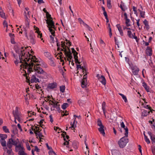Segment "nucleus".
I'll return each instance as SVG.
<instances>
[{
	"label": "nucleus",
	"mask_w": 155,
	"mask_h": 155,
	"mask_svg": "<svg viewBox=\"0 0 155 155\" xmlns=\"http://www.w3.org/2000/svg\"><path fill=\"white\" fill-rule=\"evenodd\" d=\"M65 87L64 86H61L60 87V90L62 93H63L65 91Z\"/></svg>",
	"instance_id": "nucleus-41"
},
{
	"label": "nucleus",
	"mask_w": 155,
	"mask_h": 155,
	"mask_svg": "<svg viewBox=\"0 0 155 155\" xmlns=\"http://www.w3.org/2000/svg\"><path fill=\"white\" fill-rule=\"evenodd\" d=\"M3 25L4 27H8V25L7 24V22L5 20L4 21L3 23Z\"/></svg>",
	"instance_id": "nucleus-56"
},
{
	"label": "nucleus",
	"mask_w": 155,
	"mask_h": 155,
	"mask_svg": "<svg viewBox=\"0 0 155 155\" xmlns=\"http://www.w3.org/2000/svg\"><path fill=\"white\" fill-rule=\"evenodd\" d=\"M125 136L121 138L118 141V144L120 148H123L124 147L127 143L128 142V140L127 137Z\"/></svg>",
	"instance_id": "nucleus-4"
},
{
	"label": "nucleus",
	"mask_w": 155,
	"mask_h": 155,
	"mask_svg": "<svg viewBox=\"0 0 155 155\" xmlns=\"http://www.w3.org/2000/svg\"><path fill=\"white\" fill-rule=\"evenodd\" d=\"M131 21L129 19L125 20V24L127 27H129L131 25Z\"/></svg>",
	"instance_id": "nucleus-32"
},
{
	"label": "nucleus",
	"mask_w": 155,
	"mask_h": 155,
	"mask_svg": "<svg viewBox=\"0 0 155 155\" xmlns=\"http://www.w3.org/2000/svg\"><path fill=\"white\" fill-rule=\"evenodd\" d=\"M16 52L19 54V60H17L18 56L12 53L14 58L16 60L14 61L15 64L19 63H22L20 65L21 69L23 68L26 73V78L27 80L30 81V73L33 71L35 74H40L37 77L42 78H47V73L44 71L40 67V62H38V59L35 56H33L27 51V47L21 46L20 43L16 44L14 46Z\"/></svg>",
	"instance_id": "nucleus-1"
},
{
	"label": "nucleus",
	"mask_w": 155,
	"mask_h": 155,
	"mask_svg": "<svg viewBox=\"0 0 155 155\" xmlns=\"http://www.w3.org/2000/svg\"><path fill=\"white\" fill-rule=\"evenodd\" d=\"M49 32L51 33V34L53 35V36H55V30H56V29H54L53 28L49 27L48 28Z\"/></svg>",
	"instance_id": "nucleus-27"
},
{
	"label": "nucleus",
	"mask_w": 155,
	"mask_h": 155,
	"mask_svg": "<svg viewBox=\"0 0 155 155\" xmlns=\"http://www.w3.org/2000/svg\"><path fill=\"white\" fill-rule=\"evenodd\" d=\"M107 6L109 8H110L111 7V5L110 1H107Z\"/></svg>",
	"instance_id": "nucleus-55"
},
{
	"label": "nucleus",
	"mask_w": 155,
	"mask_h": 155,
	"mask_svg": "<svg viewBox=\"0 0 155 155\" xmlns=\"http://www.w3.org/2000/svg\"><path fill=\"white\" fill-rule=\"evenodd\" d=\"M136 21H137V26H138L139 30H140V23H139V22H140V19H138L137 20H136Z\"/></svg>",
	"instance_id": "nucleus-51"
},
{
	"label": "nucleus",
	"mask_w": 155,
	"mask_h": 155,
	"mask_svg": "<svg viewBox=\"0 0 155 155\" xmlns=\"http://www.w3.org/2000/svg\"><path fill=\"white\" fill-rule=\"evenodd\" d=\"M143 23L146 29L148 30L150 29V26L149 25L148 21L146 19H145L143 21Z\"/></svg>",
	"instance_id": "nucleus-22"
},
{
	"label": "nucleus",
	"mask_w": 155,
	"mask_h": 155,
	"mask_svg": "<svg viewBox=\"0 0 155 155\" xmlns=\"http://www.w3.org/2000/svg\"><path fill=\"white\" fill-rule=\"evenodd\" d=\"M68 106V104L67 103H64L62 106L61 107L64 110Z\"/></svg>",
	"instance_id": "nucleus-38"
},
{
	"label": "nucleus",
	"mask_w": 155,
	"mask_h": 155,
	"mask_svg": "<svg viewBox=\"0 0 155 155\" xmlns=\"http://www.w3.org/2000/svg\"><path fill=\"white\" fill-rule=\"evenodd\" d=\"M7 152L8 153V154L9 155H13V153L11 148H9V149L7 150Z\"/></svg>",
	"instance_id": "nucleus-39"
},
{
	"label": "nucleus",
	"mask_w": 155,
	"mask_h": 155,
	"mask_svg": "<svg viewBox=\"0 0 155 155\" xmlns=\"http://www.w3.org/2000/svg\"><path fill=\"white\" fill-rule=\"evenodd\" d=\"M37 135H38L39 137L40 138V139L41 138V137H43V135H42V134L40 132H39L38 133V134Z\"/></svg>",
	"instance_id": "nucleus-62"
},
{
	"label": "nucleus",
	"mask_w": 155,
	"mask_h": 155,
	"mask_svg": "<svg viewBox=\"0 0 155 155\" xmlns=\"http://www.w3.org/2000/svg\"><path fill=\"white\" fill-rule=\"evenodd\" d=\"M18 142H19V140L18 139L16 141L14 140L12 138L9 139L7 142V146L8 148H11L13 145H15L18 144Z\"/></svg>",
	"instance_id": "nucleus-5"
},
{
	"label": "nucleus",
	"mask_w": 155,
	"mask_h": 155,
	"mask_svg": "<svg viewBox=\"0 0 155 155\" xmlns=\"http://www.w3.org/2000/svg\"><path fill=\"white\" fill-rule=\"evenodd\" d=\"M49 59H50V65L51 66H54L55 65V64L52 58H50Z\"/></svg>",
	"instance_id": "nucleus-42"
},
{
	"label": "nucleus",
	"mask_w": 155,
	"mask_h": 155,
	"mask_svg": "<svg viewBox=\"0 0 155 155\" xmlns=\"http://www.w3.org/2000/svg\"><path fill=\"white\" fill-rule=\"evenodd\" d=\"M35 29L36 30L35 32L38 34V37L41 38V40H43V38H42V34L41 33V32L39 30V29L36 27Z\"/></svg>",
	"instance_id": "nucleus-18"
},
{
	"label": "nucleus",
	"mask_w": 155,
	"mask_h": 155,
	"mask_svg": "<svg viewBox=\"0 0 155 155\" xmlns=\"http://www.w3.org/2000/svg\"><path fill=\"white\" fill-rule=\"evenodd\" d=\"M35 88L36 89L38 90H40L41 88V87L38 84H35Z\"/></svg>",
	"instance_id": "nucleus-54"
},
{
	"label": "nucleus",
	"mask_w": 155,
	"mask_h": 155,
	"mask_svg": "<svg viewBox=\"0 0 155 155\" xmlns=\"http://www.w3.org/2000/svg\"><path fill=\"white\" fill-rule=\"evenodd\" d=\"M0 15L1 17L2 18H5V13H4L3 12H0Z\"/></svg>",
	"instance_id": "nucleus-45"
},
{
	"label": "nucleus",
	"mask_w": 155,
	"mask_h": 155,
	"mask_svg": "<svg viewBox=\"0 0 155 155\" xmlns=\"http://www.w3.org/2000/svg\"><path fill=\"white\" fill-rule=\"evenodd\" d=\"M100 43L103 46H104L105 45V44L104 42L102 39H100Z\"/></svg>",
	"instance_id": "nucleus-58"
},
{
	"label": "nucleus",
	"mask_w": 155,
	"mask_h": 155,
	"mask_svg": "<svg viewBox=\"0 0 155 155\" xmlns=\"http://www.w3.org/2000/svg\"><path fill=\"white\" fill-rule=\"evenodd\" d=\"M17 126H18V128H19V129L20 130V131L21 132L22 131V128L21 127L20 124H18Z\"/></svg>",
	"instance_id": "nucleus-59"
},
{
	"label": "nucleus",
	"mask_w": 155,
	"mask_h": 155,
	"mask_svg": "<svg viewBox=\"0 0 155 155\" xmlns=\"http://www.w3.org/2000/svg\"><path fill=\"white\" fill-rule=\"evenodd\" d=\"M87 73H85L84 75L83 79H82L81 82V86L82 88L85 87L87 85L86 75Z\"/></svg>",
	"instance_id": "nucleus-11"
},
{
	"label": "nucleus",
	"mask_w": 155,
	"mask_h": 155,
	"mask_svg": "<svg viewBox=\"0 0 155 155\" xmlns=\"http://www.w3.org/2000/svg\"><path fill=\"white\" fill-rule=\"evenodd\" d=\"M31 129L32 130L34 131L35 134L37 135L38 133L40 132V131H39V127H37V126H35V128H34L32 126L31 127Z\"/></svg>",
	"instance_id": "nucleus-21"
},
{
	"label": "nucleus",
	"mask_w": 155,
	"mask_h": 155,
	"mask_svg": "<svg viewBox=\"0 0 155 155\" xmlns=\"http://www.w3.org/2000/svg\"><path fill=\"white\" fill-rule=\"evenodd\" d=\"M120 7L123 11H125L126 9L127 8L125 6L124 3L121 2V4L120 5Z\"/></svg>",
	"instance_id": "nucleus-28"
},
{
	"label": "nucleus",
	"mask_w": 155,
	"mask_h": 155,
	"mask_svg": "<svg viewBox=\"0 0 155 155\" xmlns=\"http://www.w3.org/2000/svg\"><path fill=\"white\" fill-rule=\"evenodd\" d=\"M78 20L79 22L81 24H82L84 25L85 23L84 21L80 18H79L78 19Z\"/></svg>",
	"instance_id": "nucleus-47"
},
{
	"label": "nucleus",
	"mask_w": 155,
	"mask_h": 155,
	"mask_svg": "<svg viewBox=\"0 0 155 155\" xmlns=\"http://www.w3.org/2000/svg\"><path fill=\"white\" fill-rule=\"evenodd\" d=\"M63 137L64 140L65 141V142H64V143H63V145H68L69 142L68 140H66V139H65V137L64 136Z\"/></svg>",
	"instance_id": "nucleus-50"
},
{
	"label": "nucleus",
	"mask_w": 155,
	"mask_h": 155,
	"mask_svg": "<svg viewBox=\"0 0 155 155\" xmlns=\"http://www.w3.org/2000/svg\"><path fill=\"white\" fill-rule=\"evenodd\" d=\"M1 145L3 147L6 146V142L4 140H0Z\"/></svg>",
	"instance_id": "nucleus-31"
},
{
	"label": "nucleus",
	"mask_w": 155,
	"mask_h": 155,
	"mask_svg": "<svg viewBox=\"0 0 155 155\" xmlns=\"http://www.w3.org/2000/svg\"><path fill=\"white\" fill-rule=\"evenodd\" d=\"M76 118H75L74 120L73 121V122H71V127H69V128H71L72 129H74L76 127V124H75V121Z\"/></svg>",
	"instance_id": "nucleus-30"
},
{
	"label": "nucleus",
	"mask_w": 155,
	"mask_h": 155,
	"mask_svg": "<svg viewBox=\"0 0 155 155\" xmlns=\"http://www.w3.org/2000/svg\"><path fill=\"white\" fill-rule=\"evenodd\" d=\"M131 69L133 74L134 75H137L138 74L139 69L136 66H132L131 67Z\"/></svg>",
	"instance_id": "nucleus-8"
},
{
	"label": "nucleus",
	"mask_w": 155,
	"mask_h": 155,
	"mask_svg": "<svg viewBox=\"0 0 155 155\" xmlns=\"http://www.w3.org/2000/svg\"><path fill=\"white\" fill-rule=\"evenodd\" d=\"M57 87V83L55 82H53L48 84V88L49 89H53Z\"/></svg>",
	"instance_id": "nucleus-15"
},
{
	"label": "nucleus",
	"mask_w": 155,
	"mask_h": 155,
	"mask_svg": "<svg viewBox=\"0 0 155 155\" xmlns=\"http://www.w3.org/2000/svg\"><path fill=\"white\" fill-rule=\"evenodd\" d=\"M46 23L47 24V27L48 28L51 27L53 28L54 29H55V27L54 25V23L53 21V19L51 20L47 19L46 20Z\"/></svg>",
	"instance_id": "nucleus-9"
},
{
	"label": "nucleus",
	"mask_w": 155,
	"mask_h": 155,
	"mask_svg": "<svg viewBox=\"0 0 155 155\" xmlns=\"http://www.w3.org/2000/svg\"><path fill=\"white\" fill-rule=\"evenodd\" d=\"M138 149L139 150V151H140V153H141V155H142L141 147L140 145H138Z\"/></svg>",
	"instance_id": "nucleus-60"
},
{
	"label": "nucleus",
	"mask_w": 155,
	"mask_h": 155,
	"mask_svg": "<svg viewBox=\"0 0 155 155\" xmlns=\"http://www.w3.org/2000/svg\"><path fill=\"white\" fill-rule=\"evenodd\" d=\"M119 152L118 150H114L112 151V153L113 155H117L119 153Z\"/></svg>",
	"instance_id": "nucleus-37"
},
{
	"label": "nucleus",
	"mask_w": 155,
	"mask_h": 155,
	"mask_svg": "<svg viewBox=\"0 0 155 155\" xmlns=\"http://www.w3.org/2000/svg\"><path fill=\"white\" fill-rule=\"evenodd\" d=\"M102 108L103 111V113L105 117L106 116V103L104 101L102 104Z\"/></svg>",
	"instance_id": "nucleus-24"
},
{
	"label": "nucleus",
	"mask_w": 155,
	"mask_h": 155,
	"mask_svg": "<svg viewBox=\"0 0 155 155\" xmlns=\"http://www.w3.org/2000/svg\"><path fill=\"white\" fill-rule=\"evenodd\" d=\"M152 152L153 155H155V147L152 148Z\"/></svg>",
	"instance_id": "nucleus-64"
},
{
	"label": "nucleus",
	"mask_w": 155,
	"mask_h": 155,
	"mask_svg": "<svg viewBox=\"0 0 155 155\" xmlns=\"http://www.w3.org/2000/svg\"><path fill=\"white\" fill-rule=\"evenodd\" d=\"M97 77L103 84L104 85L106 84V80L105 78L103 76H100L99 74H98L97 75Z\"/></svg>",
	"instance_id": "nucleus-10"
},
{
	"label": "nucleus",
	"mask_w": 155,
	"mask_h": 155,
	"mask_svg": "<svg viewBox=\"0 0 155 155\" xmlns=\"http://www.w3.org/2000/svg\"><path fill=\"white\" fill-rule=\"evenodd\" d=\"M127 35L130 38L135 39L137 42L139 40L138 39L137 37L135 36V33H132L131 31H128Z\"/></svg>",
	"instance_id": "nucleus-13"
},
{
	"label": "nucleus",
	"mask_w": 155,
	"mask_h": 155,
	"mask_svg": "<svg viewBox=\"0 0 155 155\" xmlns=\"http://www.w3.org/2000/svg\"><path fill=\"white\" fill-rule=\"evenodd\" d=\"M140 8L141 10L139 9H138V11L140 13V16L141 18H144L145 17V12L143 11V8L141 5L140 6Z\"/></svg>",
	"instance_id": "nucleus-17"
},
{
	"label": "nucleus",
	"mask_w": 155,
	"mask_h": 155,
	"mask_svg": "<svg viewBox=\"0 0 155 155\" xmlns=\"http://www.w3.org/2000/svg\"><path fill=\"white\" fill-rule=\"evenodd\" d=\"M123 99L124 100L125 102L126 103L127 101V97L125 95L122 97Z\"/></svg>",
	"instance_id": "nucleus-61"
},
{
	"label": "nucleus",
	"mask_w": 155,
	"mask_h": 155,
	"mask_svg": "<svg viewBox=\"0 0 155 155\" xmlns=\"http://www.w3.org/2000/svg\"><path fill=\"white\" fill-rule=\"evenodd\" d=\"M133 11L134 12V14L136 15L137 16H138V13L137 12V7L134 6H133Z\"/></svg>",
	"instance_id": "nucleus-35"
},
{
	"label": "nucleus",
	"mask_w": 155,
	"mask_h": 155,
	"mask_svg": "<svg viewBox=\"0 0 155 155\" xmlns=\"http://www.w3.org/2000/svg\"><path fill=\"white\" fill-rule=\"evenodd\" d=\"M44 55L49 59L51 58V54L48 52H46L44 53Z\"/></svg>",
	"instance_id": "nucleus-34"
},
{
	"label": "nucleus",
	"mask_w": 155,
	"mask_h": 155,
	"mask_svg": "<svg viewBox=\"0 0 155 155\" xmlns=\"http://www.w3.org/2000/svg\"><path fill=\"white\" fill-rule=\"evenodd\" d=\"M15 150L16 152H19V150H22L24 149V147L22 144H21L19 141L18 144L15 145Z\"/></svg>",
	"instance_id": "nucleus-12"
},
{
	"label": "nucleus",
	"mask_w": 155,
	"mask_h": 155,
	"mask_svg": "<svg viewBox=\"0 0 155 155\" xmlns=\"http://www.w3.org/2000/svg\"><path fill=\"white\" fill-rule=\"evenodd\" d=\"M12 114L15 119H17L19 122L21 121L22 116L21 113L19 111V108L18 107H15V110L12 111Z\"/></svg>",
	"instance_id": "nucleus-3"
},
{
	"label": "nucleus",
	"mask_w": 155,
	"mask_h": 155,
	"mask_svg": "<svg viewBox=\"0 0 155 155\" xmlns=\"http://www.w3.org/2000/svg\"><path fill=\"white\" fill-rule=\"evenodd\" d=\"M3 130L6 133H9V131L8 129L7 128V127L5 126H4L3 127Z\"/></svg>",
	"instance_id": "nucleus-44"
},
{
	"label": "nucleus",
	"mask_w": 155,
	"mask_h": 155,
	"mask_svg": "<svg viewBox=\"0 0 155 155\" xmlns=\"http://www.w3.org/2000/svg\"><path fill=\"white\" fill-rule=\"evenodd\" d=\"M116 27L118 28V31H119L120 34L121 36H122L123 35V30L122 29L121 27L120 26V25L117 24L116 25Z\"/></svg>",
	"instance_id": "nucleus-23"
},
{
	"label": "nucleus",
	"mask_w": 155,
	"mask_h": 155,
	"mask_svg": "<svg viewBox=\"0 0 155 155\" xmlns=\"http://www.w3.org/2000/svg\"><path fill=\"white\" fill-rule=\"evenodd\" d=\"M146 53L147 55L151 56L152 55V51L150 48L147 47L146 50Z\"/></svg>",
	"instance_id": "nucleus-20"
},
{
	"label": "nucleus",
	"mask_w": 155,
	"mask_h": 155,
	"mask_svg": "<svg viewBox=\"0 0 155 155\" xmlns=\"http://www.w3.org/2000/svg\"><path fill=\"white\" fill-rule=\"evenodd\" d=\"M65 42L61 41V44L60 45L59 43H57V45L58 47L57 50H60L64 52V54L66 58H65V60L69 62V63L71 62V60L72 59V53L70 51L69 48L65 45Z\"/></svg>",
	"instance_id": "nucleus-2"
},
{
	"label": "nucleus",
	"mask_w": 155,
	"mask_h": 155,
	"mask_svg": "<svg viewBox=\"0 0 155 155\" xmlns=\"http://www.w3.org/2000/svg\"><path fill=\"white\" fill-rule=\"evenodd\" d=\"M150 139L152 140V143H155V136L154 135L151 136Z\"/></svg>",
	"instance_id": "nucleus-49"
},
{
	"label": "nucleus",
	"mask_w": 155,
	"mask_h": 155,
	"mask_svg": "<svg viewBox=\"0 0 155 155\" xmlns=\"http://www.w3.org/2000/svg\"><path fill=\"white\" fill-rule=\"evenodd\" d=\"M124 18L125 20L129 19L127 17V14L126 12L124 13Z\"/></svg>",
	"instance_id": "nucleus-57"
},
{
	"label": "nucleus",
	"mask_w": 155,
	"mask_h": 155,
	"mask_svg": "<svg viewBox=\"0 0 155 155\" xmlns=\"http://www.w3.org/2000/svg\"><path fill=\"white\" fill-rule=\"evenodd\" d=\"M18 154L19 155H27V154L25 153L24 150H19L18 152Z\"/></svg>",
	"instance_id": "nucleus-40"
},
{
	"label": "nucleus",
	"mask_w": 155,
	"mask_h": 155,
	"mask_svg": "<svg viewBox=\"0 0 155 155\" xmlns=\"http://www.w3.org/2000/svg\"><path fill=\"white\" fill-rule=\"evenodd\" d=\"M30 81L31 83H37L39 82V79L36 78V75L35 74H33L32 75Z\"/></svg>",
	"instance_id": "nucleus-16"
},
{
	"label": "nucleus",
	"mask_w": 155,
	"mask_h": 155,
	"mask_svg": "<svg viewBox=\"0 0 155 155\" xmlns=\"http://www.w3.org/2000/svg\"><path fill=\"white\" fill-rule=\"evenodd\" d=\"M26 36L30 41V42L32 44L34 45L36 43V40L35 39V36L34 34L32 31H30L29 33V35L28 37L26 35Z\"/></svg>",
	"instance_id": "nucleus-6"
},
{
	"label": "nucleus",
	"mask_w": 155,
	"mask_h": 155,
	"mask_svg": "<svg viewBox=\"0 0 155 155\" xmlns=\"http://www.w3.org/2000/svg\"><path fill=\"white\" fill-rule=\"evenodd\" d=\"M7 135L6 134H0V140H5L7 138Z\"/></svg>",
	"instance_id": "nucleus-33"
},
{
	"label": "nucleus",
	"mask_w": 155,
	"mask_h": 155,
	"mask_svg": "<svg viewBox=\"0 0 155 155\" xmlns=\"http://www.w3.org/2000/svg\"><path fill=\"white\" fill-rule=\"evenodd\" d=\"M97 123V125L99 126L100 127L102 126L103 127V126H104L102 124L101 121L99 119H98Z\"/></svg>",
	"instance_id": "nucleus-36"
},
{
	"label": "nucleus",
	"mask_w": 155,
	"mask_h": 155,
	"mask_svg": "<svg viewBox=\"0 0 155 155\" xmlns=\"http://www.w3.org/2000/svg\"><path fill=\"white\" fill-rule=\"evenodd\" d=\"M72 52L73 54L74 58V59L75 62L76 63L80 64L81 62L79 60V58L77 56L78 54V52L74 50V48H71Z\"/></svg>",
	"instance_id": "nucleus-7"
},
{
	"label": "nucleus",
	"mask_w": 155,
	"mask_h": 155,
	"mask_svg": "<svg viewBox=\"0 0 155 155\" xmlns=\"http://www.w3.org/2000/svg\"><path fill=\"white\" fill-rule=\"evenodd\" d=\"M142 86L144 88L147 92H150L149 87L147 86V84L145 82H143L142 83Z\"/></svg>",
	"instance_id": "nucleus-25"
},
{
	"label": "nucleus",
	"mask_w": 155,
	"mask_h": 155,
	"mask_svg": "<svg viewBox=\"0 0 155 155\" xmlns=\"http://www.w3.org/2000/svg\"><path fill=\"white\" fill-rule=\"evenodd\" d=\"M104 126L103 127H100L98 129L100 133L102 134L103 136H104L105 134V133L104 132Z\"/></svg>",
	"instance_id": "nucleus-26"
},
{
	"label": "nucleus",
	"mask_w": 155,
	"mask_h": 155,
	"mask_svg": "<svg viewBox=\"0 0 155 155\" xmlns=\"http://www.w3.org/2000/svg\"><path fill=\"white\" fill-rule=\"evenodd\" d=\"M29 28V24L28 23L26 22V26L25 27V28L26 29H28Z\"/></svg>",
	"instance_id": "nucleus-63"
},
{
	"label": "nucleus",
	"mask_w": 155,
	"mask_h": 155,
	"mask_svg": "<svg viewBox=\"0 0 155 155\" xmlns=\"http://www.w3.org/2000/svg\"><path fill=\"white\" fill-rule=\"evenodd\" d=\"M46 16L47 19H48V20L49 19H52V18L51 17V15L49 14L48 12H47L46 14Z\"/></svg>",
	"instance_id": "nucleus-43"
},
{
	"label": "nucleus",
	"mask_w": 155,
	"mask_h": 155,
	"mask_svg": "<svg viewBox=\"0 0 155 155\" xmlns=\"http://www.w3.org/2000/svg\"><path fill=\"white\" fill-rule=\"evenodd\" d=\"M49 155H56L55 153L53 151H50L49 152Z\"/></svg>",
	"instance_id": "nucleus-52"
},
{
	"label": "nucleus",
	"mask_w": 155,
	"mask_h": 155,
	"mask_svg": "<svg viewBox=\"0 0 155 155\" xmlns=\"http://www.w3.org/2000/svg\"><path fill=\"white\" fill-rule=\"evenodd\" d=\"M144 107H145L146 108L149 109V110H151V107H150L149 105H145L144 106Z\"/></svg>",
	"instance_id": "nucleus-53"
},
{
	"label": "nucleus",
	"mask_w": 155,
	"mask_h": 155,
	"mask_svg": "<svg viewBox=\"0 0 155 155\" xmlns=\"http://www.w3.org/2000/svg\"><path fill=\"white\" fill-rule=\"evenodd\" d=\"M85 27L88 29L90 31H91L92 30V28H90L88 25L86 24V23L84 25Z\"/></svg>",
	"instance_id": "nucleus-48"
},
{
	"label": "nucleus",
	"mask_w": 155,
	"mask_h": 155,
	"mask_svg": "<svg viewBox=\"0 0 155 155\" xmlns=\"http://www.w3.org/2000/svg\"><path fill=\"white\" fill-rule=\"evenodd\" d=\"M120 126L121 127L123 128V129L125 130L124 134L125 136H128V130L127 127L125 126V125L123 122H120Z\"/></svg>",
	"instance_id": "nucleus-14"
},
{
	"label": "nucleus",
	"mask_w": 155,
	"mask_h": 155,
	"mask_svg": "<svg viewBox=\"0 0 155 155\" xmlns=\"http://www.w3.org/2000/svg\"><path fill=\"white\" fill-rule=\"evenodd\" d=\"M58 102L56 101L54 104L52 105L53 107L56 108L58 109L59 108L60 104H58Z\"/></svg>",
	"instance_id": "nucleus-29"
},
{
	"label": "nucleus",
	"mask_w": 155,
	"mask_h": 155,
	"mask_svg": "<svg viewBox=\"0 0 155 155\" xmlns=\"http://www.w3.org/2000/svg\"><path fill=\"white\" fill-rule=\"evenodd\" d=\"M144 139L146 142L148 143L149 144L150 143V141L149 139L147 137L146 135H145Z\"/></svg>",
	"instance_id": "nucleus-46"
},
{
	"label": "nucleus",
	"mask_w": 155,
	"mask_h": 155,
	"mask_svg": "<svg viewBox=\"0 0 155 155\" xmlns=\"http://www.w3.org/2000/svg\"><path fill=\"white\" fill-rule=\"evenodd\" d=\"M77 70H78L79 68L82 69L83 74H85V73H87V72L86 71L84 67H83V66H82L81 65L77 64Z\"/></svg>",
	"instance_id": "nucleus-19"
}]
</instances>
